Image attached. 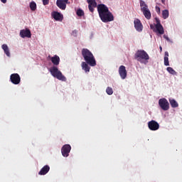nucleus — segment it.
Instances as JSON below:
<instances>
[{"instance_id":"13","label":"nucleus","mask_w":182,"mask_h":182,"mask_svg":"<svg viewBox=\"0 0 182 182\" xmlns=\"http://www.w3.org/2000/svg\"><path fill=\"white\" fill-rule=\"evenodd\" d=\"M20 36L21 38H31L32 36V33H31V30H29V28L21 30Z\"/></svg>"},{"instance_id":"10","label":"nucleus","mask_w":182,"mask_h":182,"mask_svg":"<svg viewBox=\"0 0 182 182\" xmlns=\"http://www.w3.org/2000/svg\"><path fill=\"white\" fill-rule=\"evenodd\" d=\"M70 150H72V146L69 144H65L61 148V153L63 157H69V154L70 153Z\"/></svg>"},{"instance_id":"12","label":"nucleus","mask_w":182,"mask_h":182,"mask_svg":"<svg viewBox=\"0 0 182 182\" xmlns=\"http://www.w3.org/2000/svg\"><path fill=\"white\" fill-rule=\"evenodd\" d=\"M119 74L121 79H126L127 77V70H126V67L124 65H121L119 68Z\"/></svg>"},{"instance_id":"8","label":"nucleus","mask_w":182,"mask_h":182,"mask_svg":"<svg viewBox=\"0 0 182 182\" xmlns=\"http://www.w3.org/2000/svg\"><path fill=\"white\" fill-rule=\"evenodd\" d=\"M148 127L149 130H151L152 132H156V130H159V129H160V124L155 120H151L148 122Z\"/></svg>"},{"instance_id":"1","label":"nucleus","mask_w":182,"mask_h":182,"mask_svg":"<svg viewBox=\"0 0 182 182\" xmlns=\"http://www.w3.org/2000/svg\"><path fill=\"white\" fill-rule=\"evenodd\" d=\"M97 12L102 22L107 23V22L114 21V16H113L112 12L109 11V8L105 4H101L97 5Z\"/></svg>"},{"instance_id":"18","label":"nucleus","mask_w":182,"mask_h":182,"mask_svg":"<svg viewBox=\"0 0 182 182\" xmlns=\"http://www.w3.org/2000/svg\"><path fill=\"white\" fill-rule=\"evenodd\" d=\"M50 60L52 63L54 65V66L59 65V63H60V58H59L58 55H54L50 58Z\"/></svg>"},{"instance_id":"4","label":"nucleus","mask_w":182,"mask_h":182,"mask_svg":"<svg viewBox=\"0 0 182 182\" xmlns=\"http://www.w3.org/2000/svg\"><path fill=\"white\" fill-rule=\"evenodd\" d=\"M50 73L53 77H56L58 80H62V82H66V77L62 74V72L58 69V67L53 66L50 68Z\"/></svg>"},{"instance_id":"34","label":"nucleus","mask_w":182,"mask_h":182,"mask_svg":"<svg viewBox=\"0 0 182 182\" xmlns=\"http://www.w3.org/2000/svg\"><path fill=\"white\" fill-rule=\"evenodd\" d=\"M73 33H75V34H76V33H77V31H73Z\"/></svg>"},{"instance_id":"31","label":"nucleus","mask_w":182,"mask_h":182,"mask_svg":"<svg viewBox=\"0 0 182 182\" xmlns=\"http://www.w3.org/2000/svg\"><path fill=\"white\" fill-rule=\"evenodd\" d=\"M150 28H151V29H153L154 32L156 31V28H154V26L153 24H151V25H150Z\"/></svg>"},{"instance_id":"26","label":"nucleus","mask_w":182,"mask_h":182,"mask_svg":"<svg viewBox=\"0 0 182 182\" xmlns=\"http://www.w3.org/2000/svg\"><path fill=\"white\" fill-rule=\"evenodd\" d=\"M106 93L109 96L113 95V89L110 87H107L106 89Z\"/></svg>"},{"instance_id":"29","label":"nucleus","mask_w":182,"mask_h":182,"mask_svg":"<svg viewBox=\"0 0 182 182\" xmlns=\"http://www.w3.org/2000/svg\"><path fill=\"white\" fill-rule=\"evenodd\" d=\"M155 9L157 14H160V7H159L158 6H156Z\"/></svg>"},{"instance_id":"25","label":"nucleus","mask_w":182,"mask_h":182,"mask_svg":"<svg viewBox=\"0 0 182 182\" xmlns=\"http://www.w3.org/2000/svg\"><path fill=\"white\" fill-rule=\"evenodd\" d=\"M162 16L164 19H167L168 18V10H164L162 11Z\"/></svg>"},{"instance_id":"19","label":"nucleus","mask_w":182,"mask_h":182,"mask_svg":"<svg viewBox=\"0 0 182 182\" xmlns=\"http://www.w3.org/2000/svg\"><path fill=\"white\" fill-rule=\"evenodd\" d=\"M81 66H82V70H85L86 73H87V72H90V67L89 66V64L86 61L82 62L81 64Z\"/></svg>"},{"instance_id":"27","label":"nucleus","mask_w":182,"mask_h":182,"mask_svg":"<svg viewBox=\"0 0 182 182\" xmlns=\"http://www.w3.org/2000/svg\"><path fill=\"white\" fill-rule=\"evenodd\" d=\"M77 16H83L85 15V12H83V10L82 9H78L77 11Z\"/></svg>"},{"instance_id":"20","label":"nucleus","mask_w":182,"mask_h":182,"mask_svg":"<svg viewBox=\"0 0 182 182\" xmlns=\"http://www.w3.org/2000/svg\"><path fill=\"white\" fill-rule=\"evenodd\" d=\"M1 48L6 56L9 58V56H11V53L9 52V48H8V46L6 44H3Z\"/></svg>"},{"instance_id":"7","label":"nucleus","mask_w":182,"mask_h":182,"mask_svg":"<svg viewBox=\"0 0 182 182\" xmlns=\"http://www.w3.org/2000/svg\"><path fill=\"white\" fill-rule=\"evenodd\" d=\"M155 21L156 22V24L155 25V32L159 33V35L164 34V28H163L161 23H160V19L156 17Z\"/></svg>"},{"instance_id":"5","label":"nucleus","mask_w":182,"mask_h":182,"mask_svg":"<svg viewBox=\"0 0 182 182\" xmlns=\"http://www.w3.org/2000/svg\"><path fill=\"white\" fill-rule=\"evenodd\" d=\"M140 6H141V11L143 12L144 16L146 19H151V13L150 12V10L149 9V6L146 4V2L143 0H140L139 1Z\"/></svg>"},{"instance_id":"17","label":"nucleus","mask_w":182,"mask_h":182,"mask_svg":"<svg viewBox=\"0 0 182 182\" xmlns=\"http://www.w3.org/2000/svg\"><path fill=\"white\" fill-rule=\"evenodd\" d=\"M49 170H50V167L48 165H46L41 169L38 174L39 176H45L49 173Z\"/></svg>"},{"instance_id":"2","label":"nucleus","mask_w":182,"mask_h":182,"mask_svg":"<svg viewBox=\"0 0 182 182\" xmlns=\"http://www.w3.org/2000/svg\"><path fill=\"white\" fill-rule=\"evenodd\" d=\"M82 56L90 66H96V58H95V55H93V53H92L89 49L82 48Z\"/></svg>"},{"instance_id":"11","label":"nucleus","mask_w":182,"mask_h":182,"mask_svg":"<svg viewBox=\"0 0 182 182\" xmlns=\"http://www.w3.org/2000/svg\"><path fill=\"white\" fill-rule=\"evenodd\" d=\"M87 2L90 12L93 14L95 12V8L97 7V2H96V0H87Z\"/></svg>"},{"instance_id":"14","label":"nucleus","mask_w":182,"mask_h":182,"mask_svg":"<svg viewBox=\"0 0 182 182\" xmlns=\"http://www.w3.org/2000/svg\"><path fill=\"white\" fill-rule=\"evenodd\" d=\"M134 24L136 31L138 32H141V31H143V24H141V21H140L139 18L134 20Z\"/></svg>"},{"instance_id":"15","label":"nucleus","mask_w":182,"mask_h":182,"mask_svg":"<svg viewBox=\"0 0 182 182\" xmlns=\"http://www.w3.org/2000/svg\"><path fill=\"white\" fill-rule=\"evenodd\" d=\"M51 16L54 18L55 21H58V22H62V21H63V14L58 11H53L51 14Z\"/></svg>"},{"instance_id":"24","label":"nucleus","mask_w":182,"mask_h":182,"mask_svg":"<svg viewBox=\"0 0 182 182\" xmlns=\"http://www.w3.org/2000/svg\"><path fill=\"white\" fill-rule=\"evenodd\" d=\"M30 9L31 11H36V3H35V1H31L30 3Z\"/></svg>"},{"instance_id":"23","label":"nucleus","mask_w":182,"mask_h":182,"mask_svg":"<svg viewBox=\"0 0 182 182\" xmlns=\"http://www.w3.org/2000/svg\"><path fill=\"white\" fill-rule=\"evenodd\" d=\"M166 70L168 72V73H171V75H177V72H176V70H174V69H173L171 67H168Z\"/></svg>"},{"instance_id":"22","label":"nucleus","mask_w":182,"mask_h":182,"mask_svg":"<svg viewBox=\"0 0 182 182\" xmlns=\"http://www.w3.org/2000/svg\"><path fill=\"white\" fill-rule=\"evenodd\" d=\"M164 65L165 66H170V63L168 62V52L167 51L164 53Z\"/></svg>"},{"instance_id":"21","label":"nucleus","mask_w":182,"mask_h":182,"mask_svg":"<svg viewBox=\"0 0 182 182\" xmlns=\"http://www.w3.org/2000/svg\"><path fill=\"white\" fill-rule=\"evenodd\" d=\"M169 103L173 109H176L178 106V103L174 99L169 98Z\"/></svg>"},{"instance_id":"6","label":"nucleus","mask_w":182,"mask_h":182,"mask_svg":"<svg viewBox=\"0 0 182 182\" xmlns=\"http://www.w3.org/2000/svg\"><path fill=\"white\" fill-rule=\"evenodd\" d=\"M159 105L164 112H167L170 109V103H168V101L166 98L159 99Z\"/></svg>"},{"instance_id":"16","label":"nucleus","mask_w":182,"mask_h":182,"mask_svg":"<svg viewBox=\"0 0 182 182\" xmlns=\"http://www.w3.org/2000/svg\"><path fill=\"white\" fill-rule=\"evenodd\" d=\"M68 4V1H65V0H57L56 5L60 9H62V11H65L66 9V4Z\"/></svg>"},{"instance_id":"9","label":"nucleus","mask_w":182,"mask_h":182,"mask_svg":"<svg viewBox=\"0 0 182 182\" xmlns=\"http://www.w3.org/2000/svg\"><path fill=\"white\" fill-rule=\"evenodd\" d=\"M10 81L13 85H19L21 83V76L18 73H13L10 75Z\"/></svg>"},{"instance_id":"30","label":"nucleus","mask_w":182,"mask_h":182,"mask_svg":"<svg viewBox=\"0 0 182 182\" xmlns=\"http://www.w3.org/2000/svg\"><path fill=\"white\" fill-rule=\"evenodd\" d=\"M164 39H166L168 42H170V38L166 35L164 36Z\"/></svg>"},{"instance_id":"3","label":"nucleus","mask_w":182,"mask_h":182,"mask_svg":"<svg viewBox=\"0 0 182 182\" xmlns=\"http://www.w3.org/2000/svg\"><path fill=\"white\" fill-rule=\"evenodd\" d=\"M134 58L140 63L146 64V60H149L150 56L144 50H138L134 55Z\"/></svg>"},{"instance_id":"33","label":"nucleus","mask_w":182,"mask_h":182,"mask_svg":"<svg viewBox=\"0 0 182 182\" xmlns=\"http://www.w3.org/2000/svg\"><path fill=\"white\" fill-rule=\"evenodd\" d=\"M159 49H160V52L163 51V48L161 46L159 47Z\"/></svg>"},{"instance_id":"35","label":"nucleus","mask_w":182,"mask_h":182,"mask_svg":"<svg viewBox=\"0 0 182 182\" xmlns=\"http://www.w3.org/2000/svg\"><path fill=\"white\" fill-rule=\"evenodd\" d=\"M162 1V2L164 1V0H161Z\"/></svg>"},{"instance_id":"28","label":"nucleus","mask_w":182,"mask_h":182,"mask_svg":"<svg viewBox=\"0 0 182 182\" xmlns=\"http://www.w3.org/2000/svg\"><path fill=\"white\" fill-rule=\"evenodd\" d=\"M43 5H48L49 4V0H43Z\"/></svg>"},{"instance_id":"32","label":"nucleus","mask_w":182,"mask_h":182,"mask_svg":"<svg viewBox=\"0 0 182 182\" xmlns=\"http://www.w3.org/2000/svg\"><path fill=\"white\" fill-rule=\"evenodd\" d=\"M3 4H6V0H0Z\"/></svg>"}]
</instances>
